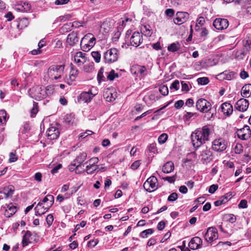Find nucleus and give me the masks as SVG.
Returning a JSON list of instances; mask_svg holds the SVG:
<instances>
[{"label":"nucleus","mask_w":251,"mask_h":251,"mask_svg":"<svg viewBox=\"0 0 251 251\" xmlns=\"http://www.w3.org/2000/svg\"><path fill=\"white\" fill-rule=\"evenodd\" d=\"M92 57L97 63H99L101 59V55L99 51H92L91 52Z\"/></svg>","instance_id":"ea45409f"},{"label":"nucleus","mask_w":251,"mask_h":251,"mask_svg":"<svg viewBox=\"0 0 251 251\" xmlns=\"http://www.w3.org/2000/svg\"><path fill=\"white\" fill-rule=\"evenodd\" d=\"M38 111L37 103L34 102L33 107L31 110V114L32 116H34Z\"/></svg>","instance_id":"864d4df0"},{"label":"nucleus","mask_w":251,"mask_h":251,"mask_svg":"<svg viewBox=\"0 0 251 251\" xmlns=\"http://www.w3.org/2000/svg\"><path fill=\"white\" fill-rule=\"evenodd\" d=\"M85 53L79 51L75 53L74 58V61L78 66H81L86 61Z\"/></svg>","instance_id":"6ab92c4d"},{"label":"nucleus","mask_w":251,"mask_h":251,"mask_svg":"<svg viewBox=\"0 0 251 251\" xmlns=\"http://www.w3.org/2000/svg\"><path fill=\"white\" fill-rule=\"evenodd\" d=\"M119 75L117 73H115L114 70H111L107 76L108 80L112 81L115 78L118 77Z\"/></svg>","instance_id":"c03bdc74"},{"label":"nucleus","mask_w":251,"mask_h":251,"mask_svg":"<svg viewBox=\"0 0 251 251\" xmlns=\"http://www.w3.org/2000/svg\"><path fill=\"white\" fill-rule=\"evenodd\" d=\"M237 136L242 140H247L251 135V130L248 126H245L243 128L238 129L236 132Z\"/></svg>","instance_id":"9b49d317"},{"label":"nucleus","mask_w":251,"mask_h":251,"mask_svg":"<svg viewBox=\"0 0 251 251\" xmlns=\"http://www.w3.org/2000/svg\"><path fill=\"white\" fill-rule=\"evenodd\" d=\"M103 68H101L98 73L97 79L99 83H100L102 81H103L104 80V76L103 75Z\"/></svg>","instance_id":"a18cd8bd"},{"label":"nucleus","mask_w":251,"mask_h":251,"mask_svg":"<svg viewBox=\"0 0 251 251\" xmlns=\"http://www.w3.org/2000/svg\"><path fill=\"white\" fill-rule=\"evenodd\" d=\"M159 92L163 96H167L169 93L168 88L166 85H163L159 87Z\"/></svg>","instance_id":"79ce46f5"},{"label":"nucleus","mask_w":251,"mask_h":251,"mask_svg":"<svg viewBox=\"0 0 251 251\" xmlns=\"http://www.w3.org/2000/svg\"><path fill=\"white\" fill-rule=\"evenodd\" d=\"M54 92V89L53 88V86L49 85L46 87L44 93H45L47 95H50L52 94Z\"/></svg>","instance_id":"09e8293b"},{"label":"nucleus","mask_w":251,"mask_h":251,"mask_svg":"<svg viewBox=\"0 0 251 251\" xmlns=\"http://www.w3.org/2000/svg\"><path fill=\"white\" fill-rule=\"evenodd\" d=\"M249 103L248 100L245 99H241L237 101L235 104V108L240 111H245L249 106Z\"/></svg>","instance_id":"a211bd4d"},{"label":"nucleus","mask_w":251,"mask_h":251,"mask_svg":"<svg viewBox=\"0 0 251 251\" xmlns=\"http://www.w3.org/2000/svg\"><path fill=\"white\" fill-rule=\"evenodd\" d=\"M82 39L86 40L87 42L86 43L89 45V47H93L96 43V38L91 33H88L86 34Z\"/></svg>","instance_id":"c85d7f7f"},{"label":"nucleus","mask_w":251,"mask_h":251,"mask_svg":"<svg viewBox=\"0 0 251 251\" xmlns=\"http://www.w3.org/2000/svg\"><path fill=\"white\" fill-rule=\"evenodd\" d=\"M198 84L201 85H206L209 82V79L207 77H200L197 79Z\"/></svg>","instance_id":"49530a36"},{"label":"nucleus","mask_w":251,"mask_h":251,"mask_svg":"<svg viewBox=\"0 0 251 251\" xmlns=\"http://www.w3.org/2000/svg\"><path fill=\"white\" fill-rule=\"evenodd\" d=\"M69 170L71 172H73L74 171L78 170V169L80 168V167L75 163L73 162L68 167Z\"/></svg>","instance_id":"8fccbe9b"},{"label":"nucleus","mask_w":251,"mask_h":251,"mask_svg":"<svg viewBox=\"0 0 251 251\" xmlns=\"http://www.w3.org/2000/svg\"><path fill=\"white\" fill-rule=\"evenodd\" d=\"M99 168V166L94 164H89L86 167L85 171L88 175L93 174Z\"/></svg>","instance_id":"2f4dec72"},{"label":"nucleus","mask_w":251,"mask_h":251,"mask_svg":"<svg viewBox=\"0 0 251 251\" xmlns=\"http://www.w3.org/2000/svg\"><path fill=\"white\" fill-rule=\"evenodd\" d=\"M87 158V153L84 152L80 153L74 160L80 167L83 165L82 163L85 161Z\"/></svg>","instance_id":"bb28decb"},{"label":"nucleus","mask_w":251,"mask_h":251,"mask_svg":"<svg viewBox=\"0 0 251 251\" xmlns=\"http://www.w3.org/2000/svg\"><path fill=\"white\" fill-rule=\"evenodd\" d=\"M29 94L31 98L37 100L43 99L45 96L44 91L39 85L35 86L30 89Z\"/></svg>","instance_id":"39448f33"},{"label":"nucleus","mask_w":251,"mask_h":251,"mask_svg":"<svg viewBox=\"0 0 251 251\" xmlns=\"http://www.w3.org/2000/svg\"><path fill=\"white\" fill-rule=\"evenodd\" d=\"M236 73L234 72L225 71L218 75V79L230 80L234 78Z\"/></svg>","instance_id":"5701e85b"},{"label":"nucleus","mask_w":251,"mask_h":251,"mask_svg":"<svg viewBox=\"0 0 251 251\" xmlns=\"http://www.w3.org/2000/svg\"><path fill=\"white\" fill-rule=\"evenodd\" d=\"M103 97L107 101H112L116 99V93L110 89H107L104 92Z\"/></svg>","instance_id":"393cba45"},{"label":"nucleus","mask_w":251,"mask_h":251,"mask_svg":"<svg viewBox=\"0 0 251 251\" xmlns=\"http://www.w3.org/2000/svg\"><path fill=\"white\" fill-rule=\"evenodd\" d=\"M238 207L240 208H246L248 207L247 201L246 200H242L239 204Z\"/></svg>","instance_id":"052dcab7"},{"label":"nucleus","mask_w":251,"mask_h":251,"mask_svg":"<svg viewBox=\"0 0 251 251\" xmlns=\"http://www.w3.org/2000/svg\"><path fill=\"white\" fill-rule=\"evenodd\" d=\"M184 105V101L182 100H179L176 101L175 103V107L176 109H180Z\"/></svg>","instance_id":"0e129e2a"},{"label":"nucleus","mask_w":251,"mask_h":251,"mask_svg":"<svg viewBox=\"0 0 251 251\" xmlns=\"http://www.w3.org/2000/svg\"><path fill=\"white\" fill-rule=\"evenodd\" d=\"M200 156L203 164H207L212 160V153L207 147L202 149L201 151Z\"/></svg>","instance_id":"1a4fd4ad"},{"label":"nucleus","mask_w":251,"mask_h":251,"mask_svg":"<svg viewBox=\"0 0 251 251\" xmlns=\"http://www.w3.org/2000/svg\"><path fill=\"white\" fill-rule=\"evenodd\" d=\"M154 230L152 228H149L142 231L140 233V236L143 238H147L149 235L152 234Z\"/></svg>","instance_id":"4c0bfd02"},{"label":"nucleus","mask_w":251,"mask_h":251,"mask_svg":"<svg viewBox=\"0 0 251 251\" xmlns=\"http://www.w3.org/2000/svg\"><path fill=\"white\" fill-rule=\"evenodd\" d=\"M142 41V36L139 32H133L131 37L130 38V43L131 45L136 47L139 46Z\"/></svg>","instance_id":"dca6fc26"},{"label":"nucleus","mask_w":251,"mask_h":251,"mask_svg":"<svg viewBox=\"0 0 251 251\" xmlns=\"http://www.w3.org/2000/svg\"><path fill=\"white\" fill-rule=\"evenodd\" d=\"M227 147V142L223 138L214 140L212 142V149L216 151H223Z\"/></svg>","instance_id":"0eeeda50"},{"label":"nucleus","mask_w":251,"mask_h":251,"mask_svg":"<svg viewBox=\"0 0 251 251\" xmlns=\"http://www.w3.org/2000/svg\"><path fill=\"white\" fill-rule=\"evenodd\" d=\"M177 199V194L176 193H172L168 198L169 201H174Z\"/></svg>","instance_id":"13d9d810"},{"label":"nucleus","mask_w":251,"mask_h":251,"mask_svg":"<svg viewBox=\"0 0 251 251\" xmlns=\"http://www.w3.org/2000/svg\"><path fill=\"white\" fill-rule=\"evenodd\" d=\"M54 197L51 195H48L43 200L40 201L37 204V206H42L44 203H47V206H43V208L46 211H48L52 206L54 202Z\"/></svg>","instance_id":"ddd939ff"},{"label":"nucleus","mask_w":251,"mask_h":251,"mask_svg":"<svg viewBox=\"0 0 251 251\" xmlns=\"http://www.w3.org/2000/svg\"><path fill=\"white\" fill-rule=\"evenodd\" d=\"M14 191V187L12 185H9L4 187L1 193L4 195V198L9 199L12 198Z\"/></svg>","instance_id":"a878e982"},{"label":"nucleus","mask_w":251,"mask_h":251,"mask_svg":"<svg viewBox=\"0 0 251 251\" xmlns=\"http://www.w3.org/2000/svg\"><path fill=\"white\" fill-rule=\"evenodd\" d=\"M205 240L207 242H212L218 238V230L214 227H210L204 234Z\"/></svg>","instance_id":"6e6552de"},{"label":"nucleus","mask_w":251,"mask_h":251,"mask_svg":"<svg viewBox=\"0 0 251 251\" xmlns=\"http://www.w3.org/2000/svg\"><path fill=\"white\" fill-rule=\"evenodd\" d=\"M168 139V135L166 133H162L160 135L158 138V141L160 144H164Z\"/></svg>","instance_id":"de8ad7c7"},{"label":"nucleus","mask_w":251,"mask_h":251,"mask_svg":"<svg viewBox=\"0 0 251 251\" xmlns=\"http://www.w3.org/2000/svg\"><path fill=\"white\" fill-rule=\"evenodd\" d=\"M157 179L154 176H151L144 182V188L149 192H151L157 189Z\"/></svg>","instance_id":"423d86ee"},{"label":"nucleus","mask_w":251,"mask_h":251,"mask_svg":"<svg viewBox=\"0 0 251 251\" xmlns=\"http://www.w3.org/2000/svg\"><path fill=\"white\" fill-rule=\"evenodd\" d=\"M202 241L198 236L192 238L188 244L189 249L193 250L199 249L201 247Z\"/></svg>","instance_id":"2eb2a0df"},{"label":"nucleus","mask_w":251,"mask_h":251,"mask_svg":"<svg viewBox=\"0 0 251 251\" xmlns=\"http://www.w3.org/2000/svg\"><path fill=\"white\" fill-rule=\"evenodd\" d=\"M213 26L218 30L226 29L228 26V21L226 19L217 18L213 24Z\"/></svg>","instance_id":"4468645a"},{"label":"nucleus","mask_w":251,"mask_h":251,"mask_svg":"<svg viewBox=\"0 0 251 251\" xmlns=\"http://www.w3.org/2000/svg\"><path fill=\"white\" fill-rule=\"evenodd\" d=\"M179 248L180 249L181 251H190L189 248L186 247V241H183L181 246H179Z\"/></svg>","instance_id":"338daca9"},{"label":"nucleus","mask_w":251,"mask_h":251,"mask_svg":"<svg viewBox=\"0 0 251 251\" xmlns=\"http://www.w3.org/2000/svg\"><path fill=\"white\" fill-rule=\"evenodd\" d=\"M196 108L201 113H206L204 116L207 120H210L213 117V113L211 112L212 105L207 100L200 98L198 100L196 103Z\"/></svg>","instance_id":"f03ea898"},{"label":"nucleus","mask_w":251,"mask_h":251,"mask_svg":"<svg viewBox=\"0 0 251 251\" xmlns=\"http://www.w3.org/2000/svg\"><path fill=\"white\" fill-rule=\"evenodd\" d=\"M225 219L231 223H234L236 222V218L234 215L232 214H227L225 215Z\"/></svg>","instance_id":"a19ab883"},{"label":"nucleus","mask_w":251,"mask_h":251,"mask_svg":"<svg viewBox=\"0 0 251 251\" xmlns=\"http://www.w3.org/2000/svg\"><path fill=\"white\" fill-rule=\"evenodd\" d=\"M132 74L137 76H145L147 75V69L144 66L134 65L130 68Z\"/></svg>","instance_id":"9d476101"},{"label":"nucleus","mask_w":251,"mask_h":251,"mask_svg":"<svg viewBox=\"0 0 251 251\" xmlns=\"http://www.w3.org/2000/svg\"><path fill=\"white\" fill-rule=\"evenodd\" d=\"M221 110L224 114L229 116L233 112L232 105L228 102H224L221 106Z\"/></svg>","instance_id":"b1692460"},{"label":"nucleus","mask_w":251,"mask_h":251,"mask_svg":"<svg viewBox=\"0 0 251 251\" xmlns=\"http://www.w3.org/2000/svg\"><path fill=\"white\" fill-rule=\"evenodd\" d=\"M251 93V84L245 85L241 89V95L244 98H248Z\"/></svg>","instance_id":"c756f323"},{"label":"nucleus","mask_w":251,"mask_h":251,"mask_svg":"<svg viewBox=\"0 0 251 251\" xmlns=\"http://www.w3.org/2000/svg\"><path fill=\"white\" fill-rule=\"evenodd\" d=\"M140 160H136L134 161L131 165V168L133 170H136L140 165Z\"/></svg>","instance_id":"680f3d73"},{"label":"nucleus","mask_w":251,"mask_h":251,"mask_svg":"<svg viewBox=\"0 0 251 251\" xmlns=\"http://www.w3.org/2000/svg\"><path fill=\"white\" fill-rule=\"evenodd\" d=\"M31 9V5L27 2H21L15 6V9L19 12H28Z\"/></svg>","instance_id":"aec40b11"},{"label":"nucleus","mask_w":251,"mask_h":251,"mask_svg":"<svg viewBox=\"0 0 251 251\" xmlns=\"http://www.w3.org/2000/svg\"><path fill=\"white\" fill-rule=\"evenodd\" d=\"M64 69L63 65H52L48 69L45 77L46 79L48 78L50 81L60 79L63 74Z\"/></svg>","instance_id":"7ed1b4c3"},{"label":"nucleus","mask_w":251,"mask_h":251,"mask_svg":"<svg viewBox=\"0 0 251 251\" xmlns=\"http://www.w3.org/2000/svg\"><path fill=\"white\" fill-rule=\"evenodd\" d=\"M23 129L22 131L23 133H26L29 129V126L28 123H25L23 125Z\"/></svg>","instance_id":"774afa93"},{"label":"nucleus","mask_w":251,"mask_h":251,"mask_svg":"<svg viewBox=\"0 0 251 251\" xmlns=\"http://www.w3.org/2000/svg\"><path fill=\"white\" fill-rule=\"evenodd\" d=\"M174 170V164L172 161L166 162L162 167V172L166 174H169Z\"/></svg>","instance_id":"cd10ccee"},{"label":"nucleus","mask_w":251,"mask_h":251,"mask_svg":"<svg viewBox=\"0 0 251 251\" xmlns=\"http://www.w3.org/2000/svg\"><path fill=\"white\" fill-rule=\"evenodd\" d=\"M141 30L142 34L146 36L150 37L152 34V30L151 29V27L149 25H143L141 27Z\"/></svg>","instance_id":"473e14b6"},{"label":"nucleus","mask_w":251,"mask_h":251,"mask_svg":"<svg viewBox=\"0 0 251 251\" xmlns=\"http://www.w3.org/2000/svg\"><path fill=\"white\" fill-rule=\"evenodd\" d=\"M86 42H87L86 40L85 39H83L82 38L80 41L81 49L84 51H88L92 48V47H89V45L87 44Z\"/></svg>","instance_id":"c9c22d12"},{"label":"nucleus","mask_w":251,"mask_h":251,"mask_svg":"<svg viewBox=\"0 0 251 251\" xmlns=\"http://www.w3.org/2000/svg\"><path fill=\"white\" fill-rule=\"evenodd\" d=\"M18 159V156L16 154L15 152H11L9 153V162L10 163L15 162Z\"/></svg>","instance_id":"3c124183"},{"label":"nucleus","mask_w":251,"mask_h":251,"mask_svg":"<svg viewBox=\"0 0 251 251\" xmlns=\"http://www.w3.org/2000/svg\"><path fill=\"white\" fill-rule=\"evenodd\" d=\"M189 14L185 12H177L174 19L175 24L180 25L186 22L189 19Z\"/></svg>","instance_id":"f8f14e48"},{"label":"nucleus","mask_w":251,"mask_h":251,"mask_svg":"<svg viewBox=\"0 0 251 251\" xmlns=\"http://www.w3.org/2000/svg\"><path fill=\"white\" fill-rule=\"evenodd\" d=\"M7 208L11 212L10 214L11 215L14 214L17 211L16 207L13 205L9 204L7 205Z\"/></svg>","instance_id":"69168bd1"},{"label":"nucleus","mask_w":251,"mask_h":251,"mask_svg":"<svg viewBox=\"0 0 251 251\" xmlns=\"http://www.w3.org/2000/svg\"><path fill=\"white\" fill-rule=\"evenodd\" d=\"M31 233L30 231L27 230L23 237L22 244L23 246L25 247L29 243H31L30 238L31 236Z\"/></svg>","instance_id":"7c9ffc66"},{"label":"nucleus","mask_w":251,"mask_h":251,"mask_svg":"<svg viewBox=\"0 0 251 251\" xmlns=\"http://www.w3.org/2000/svg\"><path fill=\"white\" fill-rule=\"evenodd\" d=\"M78 34L77 32H72L67 36L66 42L70 46H74L78 41Z\"/></svg>","instance_id":"412c9836"},{"label":"nucleus","mask_w":251,"mask_h":251,"mask_svg":"<svg viewBox=\"0 0 251 251\" xmlns=\"http://www.w3.org/2000/svg\"><path fill=\"white\" fill-rule=\"evenodd\" d=\"M218 188L217 185L212 184L209 187L208 192L210 194H213L217 190Z\"/></svg>","instance_id":"e2e57ef3"},{"label":"nucleus","mask_w":251,"mask_h":251,"mask_svg":"<svg viewBox=\"0 0 251 251\" xmlns=\"http://www.w3.org/2000/svg\"><path fill=\"white\" fill-rule=\"evenodd\" d=\"M94 95L89 92H84L81 93L77 98L78 102H89L92 99Z\"/></svg>","instance_id":"4be33fe9"},{"label":"nucleus","mask_w":251,"mask_h":251,"mask_svg":"<svg viewBox=\"0 0 251 251\" xmlns=\"http://www.w3.org/2000/svg\"><path fill=\"white\" fill-rule=\"evenodd\" d=\"M78 71L74 69L72 67L70 74V79L72 81L75 80L76 76L78 75Z\"/></svg>","instance_id":"58836bf2"},{"label":"nucleus","mask_w":251,"mask_h":251,"mask_svg":"<svg viewBox=\"0 0 251 251\" xmlns=\"http://www.w3.org/2000/svg\"><path fill=\"white\" fill-rule=\"evenodd\" d=\"M119 51L116 48H111L103 53V59L105 63L111 64L118 60Z\"/></svg>","instance_id":"20e7f679"},{"label":"nucleus","mask_w":251,"mask_h":251,"mask_svg":"<svg viewBox=\"0 0 251 251\" xmlns=\"http://www.w3.org/2000/svg\"><path fill=\"white\" fill-rule=\"evenodd\" d=\"M53 221V216L52 214H49L46 218V222L49 226H50Z\"/></svg>","instance_id":"5fc2aeb1"},{"label":"nucleus","mask_w":251,"mask_h":251,"mask_svg":"<svg viewBox=\"0 0 251 251\" xmlns=\"http://www.w3.org/2000/svg\"><path fill=\"white\" fill-rule=\"evenodd\" d=\"M180 48V45L178 42L173 43L168 47V50L170 51L175 52L177 51Z\"/></svg>","instance_id":"e433bc0d"},{"label":"nucleus","mask_w":251,"mask_h":251,"mask_svg":"<svg viewBox=\"0 0 251 251\" xmlns=\"http://www.w3.org/2000/svg\"><path fill=\"white\" fill-rule=\"evenodd\" d=\"M232 197L231 194L230 193H226L224 196L221 197L219 200L222 201V204L227 202Z\"/></svg>","instance_id":"37998d69"},{"label":"nucleus","mask_w":251,"mask_h":251,"mask_svg":"<svg viewBox=\"0 0 251 251\" xmlns=\"http://www.w3.org/2000/svg\"><path fill=\"white\" fill-rule=\"evenodd\" d=\"M8 117H7V114L4 110H0V123L2 125H4L6 123L7 119Z\"/></svg>","instance_id":"f704fd0d"},{"label":"nucleus","mask_w":251,"mask_h":251,"mask_svg":"<svg viewBox=\"0 0 251 251\" xmlns=\"http://www.w3.org/2000/svg\"><path fill=\"white\" fill-rule=\"evenodd\" d=\"M48 138L50 140L57 139L60 134L59 129L55 126H50L47 131Z\"/></svg>","instance_id":"f3484780"},{"label":"nucleus","mask_w":251,"mask_h":251,"mask_svg":"<svg viewBox=\"0 0 251 251\" xmlns=\"http://www.w3.org/2000/svg\"><path fill=\"white\" fill-rule=\"evenodd\" d=\"M179 82L178 80H175L173 83L172 84L171 86H170V89H175L176 90H178L179 89Z\"/></svg>","instance_id":"6e6d98bb"},{"label":"nucleus","mask_w":251,"mask_h":251,"mask_svg":"<svg viewBox=\"0 0 251 251\" xmlns=\"http://www.w3.org/2000/svg\"><path fill=\"white\" fill-rule=\"evenodd\" d=\"M198 116V114L196 112L192 113V112H187L184 115V117L186 120H190L191 118L193 117H197Z\"/></svg>","instance_id":"603ef678"},{"label":"nucleus","mask_w":251,"mask_h":251,"mask_svg":"<svg viewBox=\"0 0 251 251\" xmlns=\"http://www.w3.org/2000/svg\"><path fill=\"white\" fill-rule=\"evenodd\" d=\"M39 206H36L34 209H35V215L36 216H39V215H43L46 212H47V211H46V210H44V211H41V209L40 208H39Z\"/></svg>","instance_id":"bf43d9fd"},{"label":"nucleus","mask_w":251,"mask_h":251,"mask_svg":"<svg viewBox=\"0 0 251 251\" xmlns=\"http://www.w3.org/2000/svg\"><path fill=\"white\" fill-rule=\"evenodd\" d=\"M211 132V128L207 126L196 129L191 134V140L194 147L198 148L206 141H209Z\"/></svg>","instance_id":"f257e3e1"},{"label":"nucleus","mask_w":251,"mask_h":251,"mask_svg":"<svg viewBox=\"0 0 251 251\" xmlns=\"http://www.w3.org/2000/svg\"><path fill=\"white\" fill-rule=\"evenodd\" d=\"M75 121V115L73 113L68 114L65 118V122L69 125H73Z\"/></svg>","instance_id":"72a5a7b5"},{"label":"nucleus","mask_w":251,"mask_h":251,"mask_svg":"<svg viewBox=\"0 0 251 251\" xmlns=\"http://www.w3.org/2000/svg\"><path fill=\"white\" fill-rule=\"evenodd\" d=\"M181 83L182 91L185 92H188L189 90L188 83L183 81H181Z\"/></svg>","instance_id":"4d7b16f0"}]
</instances>
